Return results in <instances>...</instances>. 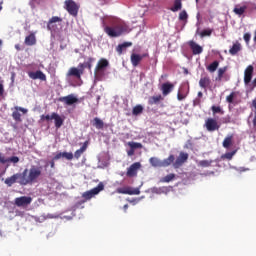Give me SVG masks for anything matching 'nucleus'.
Segmentation results:
<instances>
[{"mask_svg":"<svg viewBox=\"0 0 256 256\" xmlns=\"http://www.w3.org/2000/svg\"><path fill=\"white\" fill-rule=\"evenodd\" d=\"M132 45H133L132 42H124L122 44H119L116 47V51H117L118 55H123V51H127V48L131 47Z\"/></svg>","mask_w":256,"mask_h":256,"instance_id":"22","label":"nucleus"},{"mask_svg":"<svg viewBox=\"0 0 256 256\" xmlns=\"http://www.w3.org/2000/svg\"><path fill=\"white\" fill-rule=\"evenodd\" d=\"M204 127L209 133H213L221 129V124L215 118H207L205 120Z\"/></svg>","mask_w":256,"mask_h":256,"instance_id":"7","label":"nucleus"},{"mask_svg":"<svg viewBox=\"0 0 256 256\" xmlns=\"http://www.w3.org/2000/svg\"><path fill=\"white\" fill-rule=\"evenodd\" d=\"M160 101H163V96H161V94L151 96L148 98V105H158Z\"/></svg>","mask_w":256,"mask_h":256,"instance_id":"23","label":"nucleus"},{"mask_svg":"<svg viewBox=\"0 0 256 256\" xmlns=\"http://www.w3.org/2000/svg\"><path fill=\"white\" fill-rule=\"evenodd\" d=\"M127 155H128V157H133V155H135V150H133V148H130V149L127 151Z\"/></svg>","mask_w":256,"mask_h":256,"instance_id":"53","label":"nucleus"},{"mask_svg":"<svg viewBox=\"0 0 256 256\" xmlns=\"http://www.w3.org/2000/svg\"><path fill=\"white\" fill-rule=\"evenodd\" d=\"M52 120H54L56 129H61L63 127L64 120L63 118L57 114L56 112L52 113Z\"/></svg>","mask_w":256,"mask_h":256,"instance_id":"19","label":"nucleus"},{"mask_svg":"<svg viewBox=\"0 0 256 256\" xmlns=\"http://www.w3.org/2000/svg\"><path fill=\"white\" fill-rule=\"evenodd\" d=\"M141 113H143V107L141 106V104H138L133 108L132 115L137 117V115H141Z\"/></svg>","mask_w":256,"mask_h":256,"instance_id":"35","label":"nucleus"},{"mask_svg":"<svg viewBox=\"0 0 256 256\" xmlns=\"http://www.w3.org/2000/svg\"><path fill=\"white\" fill-rule=\"evenodd\" d=\"M255 71V68L253 66L249 65L245 71H244V83L245 85H249L251 83V80L253 79V72Z\"/></svg>","mask_w":256,"mask_h":256,"instance_id":"13","label":"nucleus"},{"mask_svg":"<svg viewBox=\"0 0 256 256\" xmlns=\"http://www.w3.org/2000/svg\"><path fill=\"white\" fill-rule=\"evenodd\" d=\"M59 101H61V103H65V105H69V106L75 105V103H79V99H77V97H75L73 94L61 97L59 99Z\"/></svg>","mask_w":256,"mask_h":256,"instance_id":"14","label":"nucleus"},{"mask_svg":"<svg viewBox=\"0 0 256 256\" xmlns=\"http://www.w3.org/2000/svg\"><path fill=\"white\" fill-rule=\"evenodd\" d=\"M141 61H143V55L136 53L131 54L132 65H139Z\"/></svg>","mask_w":256,"mask_h":256,"instance_id":"25","label":"nucleus"},{"mask_svg":"<svg viewBox=\"0 0 256 256\" xmlns=\"http://www.w3.org/2000/svg\"><path fill=\"white\" fill-rule=\"evenodd\" d=\"M61 157H63V152L56 154L53 158V161H59V159H61Z\"/></svg>","mask_w":256,"mask_h":256,"instance_id":"52","label":"nucleus"},{"mask_svg":"<svg viewBox=\"0 0 256 256\" xmlns=\"http://www.w3.org/2000/svg\"><path fill=\"white\" fill-rule=\"evenodd\" d=\"M104 31L109 37H121L122 33L129 31V26L125 22H118L114 26H106Z\"/></svg>","mask_w":256,"mask_h":256,"instance_id":"2","label":"nucleus"},{"mask_svg":"<svg viewBox=\"0 0 256 256\" xmlns=\"http://www.w3.org/2000/svg\"><path fill=\"white\" fill-rule=\"evenodd\" d=\"M211 111L213 115H225V111L223 110V108H221V106L213 105L211 107Z\"/></svg>","mask_w":256,"mask_h":256,"instance_id":"31","label":"nucleus"},{"mask_svg":"<svg viewBox=\"0 0 256 256\" xmlns=\"http://www.w3.org/2000/svg\"><path fill=\"white\" fill-rule=\"evenodd\" d=\"M199 86L201 89H209L211 87V78L209 76H203L199 80Z\"/></svg>","mask_w":256,"mask_h":256,"instance_id":"20","label":"nucleus"},{"mask_svg":"<svg viewBox=\"0 0 256 256\" xmlns=\"http://www.w3.org/2000/svg\"><path fill=\"white\" fill-rule=\"evenodd\" d=\"M183 9V2L181 0H174L173 7L170 8V10L173 13H177V11H181Z\"/></svg>","mask_w":256,"mask_h":256,"instance_id":"28","label":"nucleus"},{"mask_svg":"<svg viewBox=\"0 0 256 256\" xmlns=\"http://www.w3.org/2000/svg\"><path fill=\"white\" fill-rule=\"evenodd\" d=\"M4 183H5V185H7V187H13V185H15V183H19V185L25 186V180L23 178V173H16V174L6 178Z\"/></svg>","mask_w":256,"mask_h":256,"instance_id":"5","label":"nucleus"},{"mask_svg":"<svg viewBox=\"0 0 256 256\" xmlns=\"http://www.w3.org/2000/svg\"><path fill=\"white\" fill-rule=\"evenodd\" d=\"M63 18L59 16H52L48 23H47V29L51 33H59L63 27Z\"/></svg>","mask_w":256,"mask_h":256,"instance_id":"3","label":"nucleus"},{"mask_svg":"<svg viewBox=\"0 0 256 256\" xmlns=\"http://www.w3.org/2000/svg\"><path fill=\"white\" fill-rule=\"evenodd\" d=\"M233 99H235V92H231V93L226 97L227 103H233Z\"/></svg>","mask_w":256,"mask_h":256,"instance_id":"47","label":"nucleus"},{"mask_svg":"<svg viewBox=\"0 0 256 256\" xmlns=\"http://www.w3.org/2000/svg\"><path fill=\"white\" fill-rule=\"evenodd\" d=\"M189 159V154L185 152H180L179 156L177 157L176 161L173 164L174 169H179V167L183 166V163H187Z\"/></svg>","mask_w":256,"mask_h":256,"instance_id":"9","label":"nucleus"},{"mask_svg":"<svg viewBox=\"0 0 256 256\" xmlns=\"http://www.w3.org/2000/svg\"><path fill=\"white\" fill-rule=\"evenodd\" d=\"M97 65H109V61L105 58H101Z\"/></svg>","mask_w":256,"mask_h":256,"instance_id":"51","label":"nucleus"},{"mask_svg":"<svg viewBox=\"0 0 256 256\" xmlns=\"http://www.w3.org/2000/svg\"><path fill=\"white\" fill-rule=\"evenodd\" d=\"M4 93H5V89L3 88V84L0 83V97H3Z\"/></svg>","mask_w":256,"mask_h":256,"instance_id":"54","label":"nucleus"},{"mask_svg":"<svg viewBox=\"0 0 256 256\" xmlns=\"http://www.w3.org/2000/svg\"><path fill=\"white\" fill-rule=\"evenodd\" d=\"M224 149H229V147H231V145H233V136H228L224 139L223 143H222Z\"/></svg>","mask_w":256,"mask_h":256,"instance_id":"34","label":"nucleus"},{"mask_svg":"<svg viewBox=\"0 0 256 256\" xmlns=\"http://www.w3.org/2000/svg\"><path fill=\"white\" fill-rule=\"evenodd\" d=\"M175 161V156L170 155L168 158L162 160V167H169Z\"/></svg>","mask_w":256,"mask_h":256,"instance_id":"33","label":"nucleus"},{"mask_svg":"<svg viewBox=\"0 0 256 256\" xmlns=\"http://www.w3.org/2000/svg\"><path fill=\"white\" fill-rule=\"evenodd\" d=\"M33 202V198L31 196H21L17 197L14 200L16 207H29Z\"/></svg>","mask_w":256,"mask_h":256,"instance_id":"8","label":"nucleus"},{"mask_svg":"<svg viewBox=\"0 0 256 256\" xmlns=\"http://www.w3.org/2000/svg\"><path fill=\"white\" fill-rule=\"evenodd\" d=\"M186 98H187V92H185L183 88L179 89L177 93L178 101H183Z\"/></svg>","mask_w":256,"mask_h":256,"instance_id":"36","label":"nucleus"},{"mask_svg":"<svg viewBox=\"0 0 256 256\" xmlns=\"http://www.w3.org/2000/svg\"><path fill=\"white\" fill-rule=\"evenodd\" d=\"M101 100V96H97V102L99 103V101Z\"/></svg>","mask_w":256,"mask_h":256,"instance_id":"61","label":"nucleus"},{"mask_svg":"<svg viewBox=\"0 0 256 256\" xmlns=\"http://www.w3.org/2000/svg\"><path fill=\"white\" fill-rule=\"evenodd\" d=\"M92 125L96 129H103V127H105V123L103 122V120H101V118H97V117L93 119Z\"/></svg>","mask_w":256,"mask_h":256,"instance_id":"30","label":"nucleus"},{"mask_svg":"<svg viewBox=\"0 0 256 256\" xmlns=\"http://www.w3.org/2000/svg\"><path fill=\"white\" fill-rule=\"evenodd\" d=\"M239 51H241V43H239V41H236L232 45V47H230L229 53H230V55H237V53H239Z\"/></svg>","mask_w":256,"mask_h":256,"instance_id":"24","label":"nucleus"},{"mask_svg":"<svg viewBox=\"0 0 256 256\" xmlns=\"http://www.w3.org/2000/svg\"><path fill=\"white\" fill-rule=\"evenodd\" d=\"M62 157H64L68 161H71L73 159V154L71 152H63Z\"/></svg>","mask_w":256,"mask_h":256,"instance_id":"46","label":"nucleus"},{"mask_svg":"<svg viewBox=\"0 0 256 256\" xmlns=\"http://www.w3.org/2000/svg\"><path fill=\"white\" fill-rule=\"evenodd\" d=\"M149 163H150V165H152V167H163L162 160L157 157H151L149 159Z\"/></svg>","mask_w":256,"mask_h":256,"instance_id":"29","label":"nucleus"},{"mask_svg":"<svg viewBox=\"0 0 256 256\" xmlns=\"http://www.w3.org/2000/svg\"><path fill=\"white\" fill-rule=\"evenodd\" d=\"M123 209H124L125 213H127V210L129 209V204L124 205Z\"/></svg>","mask_w":256,"mask_h":256,"instance_id":"57","label":"nucleus"},{"mask_svg":"<svg viewBox=\"0 0 256 256\" xmlns=\"http://www.w3.org/2000/svg\"><path fill=\"white\" fill-rule=\"evenodd\" d=\"M175 179V174H168L165 177L162 178L163 183H171Z\"/></svg>","mask_w":256,"mask_h":256,"instance_id":"42","label":"nucleus"},{"mask_svg":"<svg viewBox=\"0 0 256 256\" xmlns=\"http://www.w3.org/2000/svg\"><path fill=\"white\" fill-rule=\"evenodd\" d=\"M118 193H123L124 195H139L141 193V191H139V189H134V190H118Z\"/></svg>","mask_w":256,"mask_h":256,"instance_id":"32","label":"nucleus"},{"mask_svg":"<svg viewBox=\"0 0 256 256\" xmlns=\"http://www.w3.org/2000/svg\"><path fill=\"white\" fill-rule=\"evenodd\" d=\"M87 145H89V142H84V144L82 145V147L78 150L75 151L74 153V157L75 159H79L81 157V155L87 151Z\"/></svg>","mask_w":256,"mask_h":256,"instance_id":"26","label":"nucleus"},{"mask_svg":"<svg viewBox=\"0 0 256 256\" xmlns=\"http://www.w3.org/2000/svg\"><path fill=\"white\" fill-rule=\"evenodd\" d=\"M24 43L28 47H33V45H37V37L35 36V32H32L28 36H26Z\"/></svg>","mask_w":256,"mask_h":256,"instance_id":"18","label":"nucleus"},{"mask_svg":"<svg viewBox=\"0 0 256 256\" xmlns=\"http://www.w3.org/2000/svg\"><path fill=\"white\" fill-rule=\"evenodd\" d=\"M41 175H43V171L39 166H31L30 169H24L22 172L24 185H33V183H37Z\"/></svg>","mask_w":256,"mask_h":256,"instance_id":"1","label":"nucleus"},{"mask_svg":"<svg viewBox=\"0 0 256 256\" xmlns=\"http://www.w3.org/2000/svg\"><path fill=\"white\" fill-rule=\"evenodd\" d=\"M51 169H55V160L50 161Z\"/></svg>","mask_w":256,"mask_h":256,"instance_id":"55","label":"nucleus"},{"mask_svg":"<svg viewBox=\"0 0 256 256\" xmlns=\"http://www.w3.org/2000/svg\"><path fill=\"white\" fill-rule=\"evenodd\" d=\"M224 125H229V123H233V120L231 119V116L227 115L223 118Z\"/></svg>","mask_w":256,"mask_h":256,"instance_id":"50","label":"nucleus"},{"mask_svg":"<svg viewBox=\"0 0 256 256\" xmlns=\"http://www.w3.org/2000/svg\"><path fill=\"white\" fill-rule=\"evenodd\" d=\"M141 169V163L135 162L130 167L127 168L126 175L127 177H137V173Z\"/></svg>","mask_w":256,"mask_h":256,"instance_id":"11","label":"nucleus"},{"mask_svg":"<svg viewBox=\"0 0 256 256\" xmlns=\"http://www.w3.org/2000/svg\"><path fill=\"white\" fill-rule=\"evenodd\" d=\"M245 11H247V6H240L239 4L236 5L233 9V13H235V15H238L239 17H241V15H244Z\"/></svg>","mask_w":256,"mask_h":256,"instance_id":"27","label":"nucleus"},{"mask_svg":"<svg viewBox=\"0 0 256 256\" xmlns=\"http://www.w3.org/2000/svg\"><path fill=\"white\" fill-rule=\"evenodd\" d=\"M198 97H203V92H198Z\"/></svg>","mask_w":256,"mask_h":256,"instance_id":"59","label":"nucleus"},{"mask_svg":"<svg viewBox=\"0 0 256 256\" xmlns=\"http://www.w3.org/2000/svg\"><path fill=\"white\" fill-rule=\"evenodd\" d=\"M243 39L246 43V45H249V42L251 41V34L250 33H245L243 36Z\"/></svg>","mask_w":256,"mask_h":256,"instance_id":"49","label":"nucleus"},{"mask_svg":"<svg viewBox=\"0 0 256 256\" xmlns=\"http://www.w3.org/2000/svg\"><path fill=\"white\" fill-rule=\"evenodd\" d=\"M187 19H189V14H187L186 10H182L179 13V21H187Z\"/></svg>","mask_w":256,"mask_h":256,"instance_id":"40","label":"nucleus"},{"mask_svg":"<svg viewBox=\"0 0 256 256\" xmlns=\"http://www.w3.org/2000/svg\"><path fill=\"white\" fill-rule=\"evenodd\" d=\"M16 49H18V50H19V46H17V45H16Z\"/></svg>","mask_w":256,"mask_h":256,"instance_id":"62","label":"nucleus"},{"mask_svg":"<svg viewBox=\"0 0 256 256\" xmlns=\"http://www.w3.org/2000/svg\"><path fill=\"white\" fill-rule=\"evenodd\" d=\"M128 146L130 147V149H133L134 151L135 149H143V144L139 142H128Z\"/></svg>","mask_w":256,"mask_h":256,"instance_id":"38","label":"nucleus"},{"mask_svg":"<svg viewBox=\"0 0 256 256\" xmlns=\"http://www.w3.org/2000/svg\"><path fill=\"white\" fill-rule=\"evenodd\" d=\"M105 189V184H103V182H100L97 187L86 191L82 194V198L85 199L86 201H89L91 199H93V197H95V195H99V193H101V191H103Z\"/></svg>","mask_w":256,"mask_h":256,"instance_id":"6","label":"nucleus"},{"mask_svg":"<svg viewBox=\"0 0 256 256\" xmlns=\"http://www.w3.org/2000/svg\"><path fill=\"white\" fill-rule=\"evenodd\" d=\"M88 68L91 69V65H89Z\"/></svg>","mask_w":256,"mask_h":256,"instance_id":"63","label":"nucleus"},{"mask_svg":"<svg viewBox=\"0 0 256 256\" xmlns=\"http://www.w3.org/2000/svg\"><path fill=\"white\" fill-rule=\"evenodd\" d=\"M235 153H237V150H234L232 152H228L224 154V158L228 159V161H231V159H233Z\"/></svg>","mask_w":256,"mask_h":256,"instance_id":"45","label":"nucleus"},{"mask_svg":"<svg viewBox=\"0 0 256 256\" xmlns=\"http://www.w3.org/2000/svg\"><path fill=\"white\" fill-rule=\"evenodd\" d=\"M213 160H202L198 163L199 167H211Z\"/></svg>","mask_w":256,"mask_h":256,"instance_id":"41","label":"nucleus"},{"mask_svg":"<svg viewBox=\"0 0 256 256\" xmlns=\"http://www.w3.org/2000/svg\"><path fill=\"white\" fill-rule=\"evenodd\" d=\"M105 69H107V65H97L95 69L96 75H102Z\"/></svg>","mask_w":256,"mask_h":256,"instance_id":"39","label":"nucleus"},{"mask_svg":"<svg viewBox=\"0 0 256 256\" xmlns=\"http://www.w3.org/2000/svg\"><path fill=\"white\" fill-rule=\"evenodd\" d=\"M14 109H15V111L12 112V118L17 123H21V121H22L21 113H23L25 115V113H27V109H25L23 107H19V106H15ZM19 111H21V113H19Z\"/></svg>","mask_w":256,"mask_h":256,"instance_id":"12","label":"nucleus"},{"mask_svg":"<svg viewBox=\"0 0 256 256\" xmlns=\"http://www.w3.org/2000/svg\"><path fill=\"white\" fill-rule=\"evenodd\" d=\"M217 67H219V65H208V66H207V70H208L210 73H215V71H217Z\"/></svg>","mask_w":256,"mask_h":256,"instance_id":"48","label":"nucleus"},{"mask_svg":"<svg viewBox=\"0 0 256 256\" xmlns=\"http://www.w3.org/2000/svg\"><path fill=\"white\" fill-rule=\"evenodd\" d=\"M196 3H199V0H196Z\"/></svg>","mask_w":256,"mask_h":256,"instance_id":"64","label":"nucleus"},{"mask_svg":"<svg viewBox=\"0 0 256 256\" xmlns=\"http://www.w3.org/2000/svg\"><path fill=\"white\" fill-rule=\"evenodd\" d=\"M40 121H53V114H51V115H49V114H47V115H45V114L41 115V116H40Z\"/></svg>","mask_w":256,"mask_h":256,"instance_id":"44","label":"nucleus"},{"mask_svg":"<svg viewBox=\"0 0 256 256\" xmlns=\"http://www.w3.org/2000/svg\"><path fill=\"white\" fill-rule=\"evenodd\" d=\"M0 163L2 165H5L6 163H13L14 165H17V163H19V157L12 156V157L6 158L5 154L0 152Z\"/></svg>","mask_w":256,"mask_h":256,"instance_id":"15","label":"nucleus"},{"mask_svg":"<svg viewBox=\"0 0 256 256\" xmlns=\"http://www.w3.org/2000/svg\"><path fill=\"white\" fill-rule=\"evenodd\" d=\"M184 75H189V70L187 68H182Z\"/></svg>","mask_w":256,"mask_h":256,"instance_id":"56","label":"nucleus"},{"mask_svg":"<svg viewBox=\"0 0 256 256\" xmlns=\"http://www.w3.org/2000/svg\"><path fill=\"white\" fill-rule=\"evenodd\" d=\"M226 72H227V66L220 68L218 70V76L216 77V81H222L223 75H225Z\"/></svg>","mask_w":256,"mask_h":256,"instance_id":"37","label":"nucleus"},{"mask_svg":"<svg viewBox=\"0 0 256 256\" xmlns=\"http://www.w3.org/2000/svg\"><path fill=\"white\" fill-rule=\"evenodd\" d=\"M64 9L72 17H77V15H79L80 6L74 0H65L64 1Z\"/></svg>","mask_w":256,"mask_h":256,"instance_id":"4","label":"nucleus"},{"mask_svg":"<svg viewBox=\"0 0 256 256\" xmlns=\"http://www.w3.org/2000/svg\"><path fill=\"white\" fill-rule=\"evenodd\" d=\"M85 71V66L81 65L79 68L72 67L68 71V77H76V79H81V75H83Z\"/></svg>","mask_w":256,"mask_h":256,"instance_id":"10","label":"nucleus"},{"mask_svg":"<svg viewBox=\"0 0 256 256\" xmlns=\"http://www.w3.org/2000/svg\"><path fill=\"white\" fill-rule=\"evenodd\" d=\"M188 45L193 53V55H201L203 53V47H201L199 44H197L195 41L190 40L188 42Z\"/></svg>","mask_w":256,"mask_h":256,"instance_id":"16","label":"nucleus"},{"mask_svg":"<svg viewBox=\"0 0 256 256\" xmlns=\"http://www.w3.org/2000/svg\"><path fill=\"white\" fill-rule=\"evenodd\" d=\"M2 5H3V2L0 3V11L3 10V6Z\"/></svg>","mask_w":256,"mask_h":256,"instance_id":"60","label":"nucleus"},{"mask_svg":"<svg viewBox=\"0 0 256 256\" xmlns=\"http://www.w3.org/2000/svg\"><path fill=\"white\" fill-rule=\"evenodd\" d=\"M211 65H219V62L218 61H214L211 63Z\"/></svg>","mask_w":256,"mask_h":256,"instance_id":"58","label":"nucleus"},{"mask_svg":"<svg viewBox=\"0 0 256 256\" xmlns=\"http://www.w3.org/2000/svg\"><path fill=\"white\" fill-rule=\"evenodd\" d=\"M162 93L164 95V97H166V95H169V93H171V91H173V89H175V85L166 82L162 84Z\"/></svg>","mask_w":256,"mask_h":256,"instance_id":"21","label":"nucleus"},{"mask_svg":"<svg viewBox=\"0 0 256 256\" xmlns=\"http://www.w3.org/2000/svg\"><path fill=\"white\" fill-rule=\"evenodd\" d=\"M213 29H205L200 33V37H211Z\"/></svg>","mask_w":256,"mask_h":256,"instance_id":"43","label":"nucleus"},{"mask_svg":"<svg viewBox=\"0 0 256 256\" xmlns=\"http://www.w3.org/2000/svg\"><path fill=\"white\" fill-rule=\"evenodd\" d=\"M28 75L30 79H40V81H47V76L41 70H37L36 72H29Z\"/></svg>","mask_w":256,"mask_h":256,"instance_id":"17","label":"nucleus"}]
</instances>
